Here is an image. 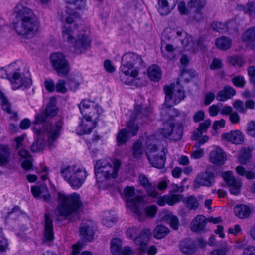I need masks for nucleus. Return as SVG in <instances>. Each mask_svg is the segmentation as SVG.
Segmentation results:
<instances>
[{"instance_id":"obj_53","label":"nucleus","mask_w":255,"mask_h":255,"mask_svg":"<svg viewBox=\"0 0 255 255\" xmlns=\"http://www.w3.org/2000/svg\"><path fill=\"white\" fill-rule=\"evenodd\" d=\"M206 3V0H190L188 3L190 8H195L197 10L203 8Z\"/></svg>"},{"instance_id":"obj_13","label":"nucleus","mask_w":255,"mask_h":255,"mask_svg":"<svg viewBox=\"0 0 255 255\" xmlns=\"http://www.w3.org/2000/svg\"><path fill=\"white\" fill-rule=\"evenodd\" d=\"M67 13L69 16L65 18V22L66 24L62 28V37L65 41L68 42H72L74 39L75 38V35L78 32L76 25L73 26L71 25L72 22L76 21L78 17L76 16V10L72 11L67 10Z\"/></svg>"},{"instance_id":"obj_57","label":"nucleus","mask_w":255,"mask_h":255,"mask_svg":"<svg viewBox=\"0 0 255 255\" xmlns=\"http://www.w3.org/2000/svg\"><path fill=\"white\" fill-rule=\"evenodd\" d=\"M135 77H132L131 72L129 71L128 74L123 73V75L120 76L121 81L126 84H131Z\"/></svg>"},{"instance_id":"obj_16","label":"nucleus","mask_w":255,"mask_h":255,"mask_svg":"<svg viewBox=\"0 0 255 255\" xmlns=\"http://www.w3.org/2000/svg\"><path fill=\"white\" fill-rule=\"evenodd\" d=\"M221 176L227 186L230 187V191L231 194L234 195L240 194L242 186V183L240 180L235 178L232 171H228L223 172Z\"/></svg>"},{"instance_id":"obj_49","label":"nucleus","mask_w":255,"mask_h":255,"mask_svg":"<svg viewBox=\"0 0 255 255\" xmlns=\"http://www.w3.org/2000/svg\"><path fill=\"white\" fill-rule=\"evenodd\" d=\"M130 135H128L127 129H122L118 134L117 137V141L119 145L124 144L128 140V137Z\"/></svg>"},{"instance_id":"obj_33","label":"nucleus","mask_w":255,"mask_h":255,"mask_svg":"<svg viewBox=\"0 0 255 255\" xmlns=\"http://www.w3.org/2000/svg\"><path fill=\"white\" fill-rule=\"evenodd\" d=\"M67 4V10L72 11L81 10L84 8L86 4V0H64Z\"/></svg>"},{"instance_id":"obj_27","label":"nucleus","mask_w":255,"mask_h":255,"mask_svg":"<svg viewBox=\"0 0 255 255\" xmlns=\"http://www.w3.org/2000/svg\"><path fill=\"white\" fill-rule=\"evenodd\" d=\"M173 106H164L162 105L161 111V120L166 122L167 121L173 122L174 117L178 115V111L175 108H172Z\"/></svg>"},{"instance_id":"obj_12","label":"nucleus","mask_w":255,"mask_h":255,"mask_svg":"<svg viewBox=\"0 0 255 255\" xmlns=\"http://www.w3.org/2000/svg\"><path fill=\"white\" fill-rule=\"evenodd\" d=\"M32 124L34 126L32 128L37 136L48 135V105L36 115Z\"/></svg>"},{"instance_id":"obj_5","label":"nucleus","mask_w":255,"mask_h":255,"mask_svg":"<svg viewBox=\"0 0 255 255\" xmlns=\"http://www.w3.org/2000/svg\"><path fill=\"white\" fill-rule=\"evenodd\" d=\"M60 173L64 179L75 189L82 185L87 176L85 168L75 165L63 166Z\"/></svg>"},{"instance_id":"obj_20","label":"nucleus","mask_w":255,"mask_h":255,"mask_svg":"<svg viewBox=\"0 0 255 255\" xmlns=\"http://www.w3.org/2000/svg\"><path fill=\"white\" fill-rule=\"evenodd\" d=\"M177 2V0H158V11L161 15H167L175 8Z\"/></svg>"},{"instance_id":"obj_23","label":"nucleus","mask_w":255,"mask_h":255,"mask_svg":"<svg viewBox=\"0 0 255 255\" xmlns=\"http://www.w3.org/2000/svg\"><path fill=\"white\" fill-rule=\"evenodd\" d=\"M182 199V195L181 194L164 195L160 197L158 199L157 203L160 206H164L166 204L172 206L180 202Z\"/></svg>"},{"instance_id":"obj_37","label":"nucleus","mask_w":255,"mask_h":255,"mask_svg":"<svg viewBox=\"0 0 255 255\" xmlns=\"http://www.w3.org/2000/svg\"><path fill=\"white\" fill-rule=\"evenodd\" d=\"M181 200L183 201L185 207L189 210H195L199 206V202L198 199L193 195L182 198Z\"/></svg>"},{"instance_id":"obj_17","label":"nucleus","mask_w":255,"mask_h":255,"mask_svg":"<svg viewBox=\"0 0 255 255\" xmlns=\"http://www.w3.org/2000/svg\"><path fill=\"white\" fill-rule=\"evenodd\" d=\"M79 234L83 241H92L94 235L93 222L89 220L83 221L79 227Z\"/></svg>"},{"instance_id":"obj_39","label":"nucleus","mask_w":255,"mask_h":255,"mask_svg":"<svg viewBox=\"0 0 255 255\" xmlns=\"http://www.w3.org/2000/svg\"><path fill=\"white\" fill-rule=\"evenodd\" d=\"M183 134V128L181 124L174 125L173 130L170 136V139L175 141L180 140Z\"/></svg>"},{"instance_id":"obj_31","label":"nucleus","mask_w":255,"mask_h":255,"mask_svg":"<svg viewBox=\"0 0 255 255\" xmlns=\"http://www.w3.org/2000/svg\"><path fill=\"white\" fill-rule=\"evenodd\" d=\"M55 90L57 92L65 93L67 91L66 82L63 79H59L55 85L53 80H49V92H52Z\"/></svg>"},{"instance_id":"obj_47","label":"nucleus","mask_w":255,"mask_h":255,"mask_svg":"<svg viewBox=\"0 0 255 255\" xmlns=\"http://www.w3.org/2000/svg\"><path fill=\"white\" fill-rule=\"evenodd\" d=\"M237 8L239 10L243 11L245 13L255 15V4L254 5L253 3H248L246 5H239Z\"/></svg>"},{"instance_id":"obj_19","label":"nucleus","mask_w":255,"mask_h":255,"mask_svg":"<svg viewBox=\"0 0 255 255\" xmlns=\"http://www.w3.org/2000/svg\"><path fill=\"white\" fill-rule=\"evenodd\" d=\"M151 234V231L150 229H143L139 235L134 239V242L141 252H145L147 250V244L150 240Z\"/></svg>"},{"instance_id":"obj_29","label":"nucleus","mask_w":255,"mask_h":255,"mask_svg":"<svg viewBox=\"0 0 255 255\" xmlns=\"http://www.w3.org/2000/svg\"><path fill=\"white\" fill-rule=\"evenodd\" d=\"M235 94L236 91L234 88L231 86H226L223 90L218 93L216 98L219 101H225L232 98Z\"/></svg>"},{"instance_id":"obj_35","label":"nucleus","mask_w":255,"mask_h":255,"mask_svg":"<svg viewBox=\"0 0 255 255\" xmlns=\"http://www.w3.org/2000/svg\"><path fill=\"white\" fill-rule=\"evenodd\" d=\"M234 212L238 218L245 219L249 217L251 213V210L246 205H238L235 207Z\"/></svg>"},{"instance_id":"obj_55","label":"nucleus","mask_w":255,"mask_h":255,"mask_svg":"<svg viewBox=\"0 0 255 255\" xmlns=\"http://www.w3.org/2000/svg\"><path fill=\"white\" fill-rule=\"evenodd\" d=\"M233 106L240 113H245L246 108L245 107L244 103L240 100H236L233 103Z\"/></svg>"},{"instance_id":"obj_46","label":"nucleus","mask_w":255,"mask_h":255,"mask_svg":"<svg viewBox=\"0 0 255 255\" xmlns=\"http://www.w3.org/2000/svg\"><path fill=\"white\" fill-rule=\"evenodd\" d=\"M211 29L216 32L225 33L228 31L229 26L227 24L220 22H214L211 25Z\"/></svg>"},{"instance_id":"obj_21","label":"nucleus","mask_w":255,"mask_h":255,"mask_svg":"<svg viewBox=\"0 0 255 255\" xmlns=\"http://www.w3.org/2000/svg\"><path fill=\"white\" fill-rule=\"evenodd\" d=\"M62 127V122L58 120L50 125L49 128V148L54 146V142L60 134Z\"/></svg>"},{"instance_id":"obj_56","label":"nucleus","mask_w":255,"mask_h":255,"mask_svg":"<svg viewBox=\"0 0 255 255\" xmlns=\"http://www.w3.org/2000/svg\"><path fill=\"white\" fill-rule=\"evenodd\" d=\"M230 249L228 246H225L220 249H217L212 251L209 255H227V253Z\"/></svg>"},{"instance_id":"obj_61","label":"nucleus","mask_w":255,"mask_h":255,"mask_svg":"<svg viewBox=\"0 0 255 255\" xmlns=\"http://www.w3.org/2000/svg\"><path fill=\"white\" fill-rule=\"evenodd\" d=\"M247 134L252 136V137L255 138V122L252 121L250 122L247 125Z\"/></svg>"},{"instance_id":"obj_8","label":"nucleus","mask_w":255,"mask_h":255,"mask_svg":"<svg viewBox=\"0 0 255 255\" xmlns=\"http://www.w3.org/2000/svg\"><path fill=\"white\" fill-rule=\"evenodd\" d=\"M144 66L141 56L134 53H125L122 57V65L120 68L123 73L128 74L129 71L131 70V76L136 77L138 74V70Z\"/></svg>"},{"instance_id":"obj_48","label":"nucleus","mask_w":255,"mask_h":255,"mask_svg":"<svg viewBox=\"0 0 255 255\" xmlns=\"http://www.w3.org/2000/svg\"><path fill=\"white\" fill-rule=\"evenodd\" d=\"M229 63L235 67H241L243 65V59L240 56H232L228 57Z\"/></svg>"},{"instance_id":"obj_2","label":"nucleus","mask_w":255,"mask_h":255,"mask_svg":"<svg viewBox=\"0 0 255 255\" xmlns=\"http://www.w3.org/2000/svg\"><path fill=\"white\" fill-rule=\"evenodd\" d=\"M83 118L77 128L78 135L90 133L96 127V120L102 113V109L99 105L87 100H82L78 105Z\"/></svg>"},{"instance_id":"obj_51","label":"nucleus","mask_w":255,"mask_h":255,"mask_svg":"<svg viewBox=\"0 0 255 255\" xmlns=\"http://www.w3.org/2000/svg\"><path fill=\"white\" fill-rule=\"evenodd\" d=\"M251 157V152L249 149L242 150V153L239 156V160L241 164H246Z\"/></svg>"},{"instance_id":"obj_6","label":"nucleus","mask_w":255,"mask_h":255,"mask_svg":"<svg viewBox=\"0 0 255 255\" xmlns=\"http://www.w3.org/2000/svg\"><path fill=\"white\" fill-rule=\"evenodd\" d=\"M149 112L146 107L141 105L135 106L133 112L131 114L130 120L127 122L126 128L128 135L135 136L139 130L138 124H143L148 121Z\"/></svg>"},{"instance_id":"obj_9","label":"nucleus","mask_w":255,"mask_h":255,"mask_svg":"<svg viewBox=\"0 0 255 255\" xmlns=\"http://www.w3.org/2000/svg\"><path fill=\"white\" fill-rule=\"evenodd\" d=\"M164 91L166 95L164 106H173L179 103L185 97L184 91L179 85L171 84L170 86H165Z\"/></svg>"},{"instance_id":"obj_3","label":"nucleus","mask_w":255,"mask_h":255,"mask_svg":"<svg viewBox=\"0 0 255 255\" xmlns=\"http://www.w3.org/2000/svg\"><path fill=\"white\" fill-rule=\"evenodd\" d=\"M58 198L59 201L56 210L58 214L72 222L78 219L79 211L82 206L79 194L58 193Z\"/></svg>"},{"instance_id":"obj_43","label":"nucleus","mask_w":255,"mask_h":255,"mask_svg":"<svg viewBox=\"0 0 255 255\" xmlns=\"http://www.w3.org/2000/svg\"><path fill=\"white\" fill-rule=\"evenodd\" d=\"M122 244L119 238H114L111 242V251L114 255H120Z\"/></svg>"},{"instance_id":"obj_40","label":"nucleus","mask_w":255,"mask_h":255,"mask_svg":"<svg viewBox=\"0 0 255 255\" xmlns=\"http://www.w3.org/2000/svg\"><path fill=\"white\" fill-rule=\"evenodd\" d=\"M169 232V230L162 225H157L153 231L155 238L160 239L165 237Z\"/></svg>"},{"instance_id":"obj_14","label":"nucleus","mask_w":255,"mask_h":255,"mask_svg":"<svg viewBox=\"0 0 255 255\" xmlns=\"http://www.w3.org/2000/svg\"><path fill=\"white\" fill-rule=\"evenodd\" d=\"M213 167L208 166L204 172L199 173L194 181V187L198 188L200 186L211 187L215 182L214 173L212 172Z\"/></svg>"},{"instance_id":"obj_58","label":"nucleus","mask_w":255,"mask_h":255,"mask_svg":"<svg viewBox=\"0 0 255 255\" xmlns=\"http://www.w3.org/2000/svg\"><path fill=\"white\" fill-rule=\"evenodd\" d=\"M232 82L234 85L239 87H243L246 83L244 78L242 76H237L233 77L232 79Z\"/></svg>"},{"instance_id":"obj_50","label":"nucleus","mask_w":255,"mask_h":255,"mask_svg":"<svg viewBox=\"0 0 255 255\" xmlns=\"http://www.w3.org/2000/svg\"><path fill=\"white\" fill-rule=\"evenodd\" d=\"M156 188V185L151 182L144 189H145L148 196L155 198H157L159 196V193L157 191Z\"/></svg>"},{"instance_id":"obj_1","label":"nucleus","mask_w":255,"mask_h":255,"mask_svg":"<svg viewBox=\"0 0 255 255\" xmlns=\"http://www.w3.org/2000/svg\"><path fill=\"white\" fill-rule=\"evenodd\" d=\"M15 22L13 28L19 35L26 38L33 37L38 28V23L33 11L19 3L14 9Z\"/></svg>"},{"instance_id":"obj_42","label":"nucleus","mask_w":255,"mask_h":255,"mask_svg":"<svg viewBox=\"0 0 255 255\" xmlns=\"http://www.w3.org/2000/svg\"><path fill=\"white\" fill-rule=\"evenodd\" d=\"M59 112V108L57 106V98L52 97L49 101V118L56 116Z\"/></svg>"},{"instance_id":"obj_15","label":"nucleus","mask_w":255,"mask_h":255,"mask_svg":"<svg viewBox=\"0 0 255 255\" xmlns=\"http://www.w3.org/2000/svg\"><path fill=\"white\" fill-rule=\"evenodd\" d=\"M10 80L12 84V88L14 90L29 87L32 85V80L30 78V74L27 72L26 74L14 72L11 76Z\"/></svg>"},{"instance_id":"obj_41","label":"nucleus","mask_w":255,"mask_h":255,"mask_svg":"<svg viewBox=\"0 0 255 255\" xmlns=\"http://www.w3.org/2000/svg\"><path fill=\"white\" fill-rule=\"evenodd\" d=\"M231 40L229 38L222 36L217 39L216 44L218 48L222 50H226L231 47Z\"/></svg>"},{"instance_id":"obj_62","label":"nucleus","mask_w":255,"mask_h":255,"mask_svg":"<svg viewBox=\"0 0 255 255\" xmlns=\"http://www.w3.org/2000/svg\"><path fill=\"white\" fill-rule=\"evenodd\" d=\"M223 65L222 62L220 59L214 58L212 63L210 65V68L212 70H218L221 69Z\"/></svg>"},{"instance_id":"obj_4","label":"nucleus","mask_w":255,"mask_h":255,"mask_svg":"<svg viewBox=\"0 0 255 255\" xmlns=\"http://www.w3.org/2000/svg\"><path fill=\"white\" fill-rule=\"evenodd\" d=\"M113 166L106 160L97 161L94 167L97 183L99 187L106 185L109 179L116 178L121 166V162L119 159H115Z\"/></svg>"},{"instance_id":"obj_26","label":"nucleus","mask_w":255,"mask_h":255,"mask_svg":"<svg viewBox=\"0 0 255 255\" xmlns=\"http://www.w3.org/2000/svg\"><path fill=\"white\" fill-rule=\"evenodd\" d=\"M210 161L218 165H222L226 161V156L223 150L217 148L216 150L211 151L210 153Z\"/></svg>"},{"instance_id":"obj_63","label":"nucleus","mask_w":255,"mask_h":255,"mask_svg":"<svg viewBox=\"0 0 255 255\" xmlns=\"http://www.w3.org/2000/svg\"><path fill=\"white\" fill-rule=\"evenodd\" d=\"M138 181L140 185L144 188L151 183L149 181L148 178L143 174H140L138 175Z\"/></svg>"},{"instance_id":"obj_7","label":"nucleus","mask_w":255,"mask_h":255,"mask_svg":"<svg viewBox=\"0 0 255 255\" xmlns=\"http://www.w3.org/2000/svg\"><path fill=\"white\" fill-rule=\"evenodd\" d=\"M157 141L154 136L148 138L146 144V154L148 160L152 166L157 168H162L165 163V155L167 153V149L163 148L160 153L155 154L158 148L156 145Z\"/></svg>"},{"instance_id":"obj_54","label":"nucleus","mask_w":255,"mask_h":255,"mask_svg":"<svg viewBox=\"0 0 255 255\" xmlns=\"http://www.w3.org/2000/svg\"><path fill=\"white\" fill-rule=\"evenodd\" d=\"M0 99L2 102V106L3 109L6 111L8 113L11 114V110L10 109V104L7 98L5 97L2 92H0Z\"/></svg>"},{"instance_id":"obj_32","label":"nucleus","mask_w":255,"mask_h":255,"mask_svg":"<svg viewBox=\"0 0 255 255\" xmlns=\"http://www.w3.org/2000/svg\"><path fill=\"white\" fill-rule=\"evenodd\" d=\"M148 76L153 81L158 82L162 76V71L157 65H151L148 69Z\"/></svg>"},{"instance_id":"obj_25","label":"nucleus","mask_w":255,"mask_h":255,"mask_svg":"<svg viewBox=\"0 0 255 255\" xmlns=\"http://www.w3.org/2000/svg\"><path fill=\"white\" fill-rule=\"evenodd\" d=\"M207 223V218L203 215H198L192 220L190 228L192 231L199 232L204 229Z\"/></svg>"},{"instance_id":"obj_36","label":"nucleus","mask_w":255,"mask_h":255,"mask_svg":"<svg viewBox=\"0 0 255 255\" xmlns=\"http://www.w3.org/2000/svg\"><path fill=\"white\" fill-rule=\"evenodd\" d=\"M10 150L8 146L0 145V165L7 164L10 159Z\"/></svg>"},{"instance_id":"obj_34","label":"nucleus","mask_w":255,"mask_h":255,"mask_svg":"<svg viewBox=\"0 0 255 255\" xmlns=\"http://www.w3.org/2000/svg\"><path fill=\"white\" fill-rule=\"evenodd\" d=\"M211 124V121L210 119H207L203 122L201 123L197 129V132L191 136V139L193 140H197L199 137L202 136L204 132L207 131Z\"/></svg>"},{"instance_id":"obj_59","label":"nucleus","mask_w":255,"mask_h":255,"mask_svg":"<svg viewBox=\"0 0 255 255\" xmlns=\"http://www.w3.org/2000/svg\"><path fill=\"white\" fill-rule=\"evenodd\" d=\"M139 232V229L137 227H132L127 229L126 234L128 238L133 239L134 237H136V236L138 235Z\"/></svg>"},{"instance_id":"obj_52","label":"nucleus","mask_w":255,"mask_h":255,"mask_svg":"<svg viewBox=\"0 0 255 255\" xmlns=\"http://www.w3.org/2000/svg\"><path fill=\"white\" fill-rule=\"evenodd\" d=\"M143 153L142 143L140 141L134 143L132 148V154L135 158H138Z\"/></svg>"},{"instance_id":"obj_64","label":"nucleus","mask_w":255,"mask_h":255,"mask_svg":"<svg viewBox=\"0 0 255 255\" xmlns=\"http://www.w3.org/2000/svg\"><path fill=\"white\" fill-rule=\"evenodd\" d=\"M168 220L169 222L170 226L174 229L176 230L178 228L179 221L178 218L175 216H169Z\"/></svg>"},{"instance_id":"obj_30","label":"nucleus","mask_w":255,"mask_h":255,"mask_svg":"<svg viewBox=\"0 0 255 255\" xmlns=\"http://www.w3.org/2000/svg\"><path fill=\"white\" fill-rule=\"evenodd\" d=\"M31 192L34 197H39L45 201L47 200L48 189L46 185H42L40 186H32Z\"/></svg>"},{"instance_id":"obj_28","label":"nucleus","mask_w":255,"mask_h":255,"mask_svg":"<svg viewBox=\"0 0 255 255\" xmlns=\"http://www.w3.org/2000/svg\"><path fill=\"white\" fill-rule=\"evenodd\" d=\"M243 40L251 49H255V27H252L245 32L243 35Z\"/></svg>"},{"instance_id":"obj_22","label":"nucleus","mask_w":255,"mask_h":255,"mask_svg":"<svg viewBox=\"0 0 255 255\" xmlns=\"http://www.w3.org/2000/svg\"><path fill=\"white\" fill-rule=\"evenodd\" d=\"M179 249L183 254L192 255L196 251V246L193 240L186 238L180 242Z\"/></svg>"},{"instance_id":"obj_11","label":"nucleus","mask_w":255,"mask_h":255,"mask_svg":"<svg viewBox=\"0 0 255 255\" xmlns=\"http://www.w3.org/2000/svg\"><path fill=\"white\" fill-rule=\"evenodd\" d=\"M124 193L128 198L127 199V205L135 214V217L139 220H143L145 215L140 211L138 204L143 200V198L140 196H136L134 198H130L135 193V188L132 186H127L125 188Z\"/></svg>"},{"instance_id":"obj_45","label":"nucleus","mask_w":255,"mask_h":255,"mask_svg":"<svg viewBox=\"0 0 255 255\" xmlns=\"http://www.w3.org/2000/svg\"><path fill=\"white\" fill-rule=\"evenodd\" d=\"M185 40L183 41H184ZM185 42L187 43L185 46L188 50L195 51L201 48L200 41H194L192 36H189L185 39Z\"/></svg>"},{"instance_id":"obj_44","label":"nucleus","mask_w":255,"mask_h":255,"mask_svg":"<svg viewBox=\"0 0 255 255\" xmlns=\"http://www.w3.org/2000/svg\"><path fill=\"white\" fill-rule=\"evenodd\" d=\"M163 127L162 128L161 133L164 137H170L172 133L174 126V122L171 121L169 122L163 121Z\"/></svg>"},{"instance_id":"obj_24","label":"nucleus","mask_w":255,"mask_h":255,"mask_svg":"<svg viewBox=\"0 0 255 255\" xmlns=\"http://www.w3.org/2000/svg\"><path fill=\"white\" fill-rule=\"evenodd\" d=\"M222 136L224 139L235 144H241L244 141L243 136L239 130L231 131L230 132L224 133Z\"/></svg>"},{"instance_id":"obj_18","label":"nucleus","mask_w":255,"mask_h":255,"mask_svg":"<svg viewBox=\"0 0 255 255\" xmlns=\"http://www.w3.org/2000/svg\"><path fill=\"white\" fill-rule=\"evenodd\" d=\"M90 45V40L86 34L85 32L82 31L76 36L74 43L75 52L77 54H81L85 51L87 47Z\"/></svg>"},{"instance_id":"obj_38","label":"nucleus","mask_w":255,"mask_h":255,"mask_svg":"<svg viewBox=\"0 0 255 255\" xmlns=\"http://www.w3.org/2000/svg\"><path fill=\"white\" fill-rule=\"evenodd\" d=\"M117 221V219L111 212L105 211L103 214L102 223L105 226L111 227Z\"/></svg>"},{"instance_id":"obj_10","label":"nucleus","mask_w":255,"mask_h":255,"mask_svg":"<svg viewBox=\"0 0 255 255\" xmlns=\"http://www.w3.org/2000/svg\"><path fill=\"white\" fill-rule=\"evenodd\" d=\"M50 61L52 67L58 76L62 77H67L68 76L71 70L69 62L63 54L59 52L51 54Z\"/></svg>"},{"instance_id":"obj_60","label":"nucleus","mask_w":255,"mask_h":255,"mask_svg":"<svg viewBox=\"0 0 255 255\" xmlns=\"http://www.w3.org/2000/svg\"><path fill=\"white\" fill-rule=\"evenodd\" d=\"M8 247V243L4 238L1 229H0V251L3 252Z\"/></svg>"}]
</instances>
